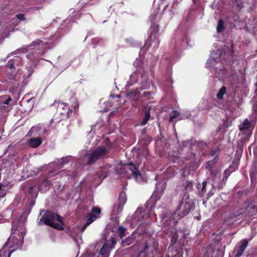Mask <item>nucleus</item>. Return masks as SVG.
<instances>
[{
    "label": "nucleus",
    "instance_id": "obj_1",
    "mask_svg": "<svg viewBox=\"0 0 257 257\" xmlns=\"http://www.w3.org/2000/svg\"><path fill=\"white\" fill-rule=\"evenodd\" d=\"M191 208V204L183 198L176 211L167 220H170L172 225H174L180 219L187 215Z\"/></svg>",
    "mask_w": 257,
    "mask_h": 257
},
{
    "label": "nucleus",
    "instance_id": "obj_2",
    "mask_svg": "<svg viewBox=\"0 0 257 257\" xmlns=\"http://www.w3.org/2000/svg\"><path fill=\"white\" fill-rule=\"evenodd\" d=\"M158 242L154 238H150L139 253L140 257H154L157 252Z\"/></svg>",
    "mask_w": 257,
    "mask_h": 257
},
{
    "label": "nucleus",
    "instance_id": "obj_3",
    "mask_svg": "<svg viewBox=\"0 0 257 257\" xmlns=\"http://www.w3.org/2000/svg\"><path fill=\"white\" fill-rule=\"evenodd\" d=\"M165 225L168 228H165L164 233L166 235H168L171 237V243L168 247V250L170 249H174V245L177 243L178 239V231L176 228V224L172 225L171 221L168 220L165 221Z\"/></svg>",
    "mask_w": 257,
    "mask_h": 257
},
{
    "label": "nucleus",
    "instance_id": "obj_4",
    "mask_svg": "<svg viewBox=\"0 0 257 257\" xmlns=\"http://www.w3.org/2000/svg\"><path fill=\"white\" fill-rule=\"evenodd\" d=\"M109 150L105 146H99L94 150L87 154L88 161L87 164L91 165L94 164L97 161L106 156Z\"/></svg>",
    "mask_w": 257,
    "mask_h": 257
},
{
    "label": "nucleus",
    "instance_id": "obj_5",
    "mask_svg": "<svg viewBox=\"0 0 257 257\" xmlns=\"http://www.w3.org/2000/svg\"><path fill=\"white\" fill-rule=\"evenodd\" d=\"M57 220L59 223L62 222V218L57 213L47 210L40 219L39 224H45L50 226Z\"/></svg>",
    "mask_w": 257,
    "mask_h": 257
},
{
    "label": "nucleus",
    "instance_id": "obj_6",
    "mask_svg": "<svg viewBox=\"0 0 257 257\" xmlns=\"http://www.w3.org/2000/svg\"><path fill=\"white\" fill-rule=\"evenodd\" d=\"M123 170H125V173H128L136 179V180L139 182L143 180V174L139 171L138 169L136 167V165L133 163H130L127 164L123 166Z\"/></svg>",
    "mask_w": 257,
    "mask_h": 257
},
{
    "label": "nucleus",
    "instance_id": "obj_7",
    "mask_svg": "<svg viewBox=\"0 0 257 257\" xmlns=\"http://www.w3.org/2000/svg\"><path fill=\"white\" fill-rule=\"evenodd\" d=\"M126 201V194L124 192H121L119 193L118 202L117 204L114 205L113 206L114 211L116 213H119L122 210L123 205Z\"/></svg>",
    "mask_w": 257,
    "mask_h": 257
},
{
    "label": "nucleus",
    "instance_id": "obj_8",
    "mask_svg": "<svg viewBox=\"0 0 257 257\" xmlns=\"http://www.w3.org/2000/svg\"><path fill=\"white\" fill-rule=\"evenodd\" d=\"M53 119H51L50 120V122L47 126H45V124H38V125L33 126L30 130L29 131L28 134L30 135H31L33 133L36 132L37 134H39L40 131L43 130V133H45L52 125L53 122Z\"/></svg>",
    "mask_w": 257,
    "mask_h": 257
},
{
    "label": "nucleus",
    "instance_id": "obj_9",
    "mask_svg": "<svg viewBox=\"0 0 257 257\" xmlns=\"http://www.w3.org/2000/svg\"><path fill=\"white\" fill-rule=\"evenodd\" d=\"M22 64V59L18 56H15L13 59L8 61L7 67L9 68L12 72L16 69V67L21 66Z\"/></svg>",
    "mask_w": 257,
    "mask_h": 257
},
{
    "label": "nucleus",
    "instance_id": "obj_10",
    "mask_svg": "<svg viewBox=\"0 0 257 257\" xmlns=\"http://www.w3.org/2000/svg\"><path fill=\"white\" fill-rule=\"evenodd\" d=\"M248 244V241L246 239L240 240L238 243V245L236 246V253L234 257H240L243 253L244 250L247 247Z\"/></svg>",
    "mask_w": 257,
    "mask_h": 257
},
{
    "label": "nucleus",
    "instance_id": "obj_11",
    "mask_svg": "<svg viewBox=\"0 0 257 257\" xmlns=\"http://www.w3.org/2000/svg\"><path fill=\"white\" fill-rule=\"evenodd\" d=\"M59 104L63 106V108L64 109V107H73L74 108L78 107L79 106L78 100L76 96H71L67 102L59 101Z\"/></svg>",
    "mask_w": 257,
    "mask_h": 257
},
{
    "label": "nucleus",
    "instance_id": "obj_12",
    "mask_svg": "<svg viewBox=\"0 0 257 257\" xmlns=\"http://www.w3.org/2000/svg\"><path fill=\"white\" fill-rule=\"evenodd\" d=\"M101 213V209L99 207H93L91 212L88 214L87 221L90 224L95 220Z\"/></svg>",
    "mask_w": 257,
    "mask_h": 257
},
{
    "label": "nucleus",
    "instance_id": "obj_13",
    "mask_svg": "<svg viewBox=\"0 0 257 257\" xmlns=\"http://www.w3.org/2000/svg\"><path fill=\"white\" fill-rule=\"evenodd\" d=\"M245 212L249 217H252L257 213V204L254 203L248 204L246 207Z\"/></svg>",
    "mask_w": 257,
    "mask_h": 257
},
{
    "label": "nucleus",
    "instance_id": "obj_14",
    "mask_svg": "<svg viewBox=\"0 0 257 257\" xmlns=\"http://www.w3.org/2000/svg\"><path fill=\"white\" fill-rule=\"evenodd\" d=\"M183 251L182 248L175 249H170L169 253L165 255V257H183Z\"/></svg>",
    "mask_w": 257,
    "mask_h": 257
},
{
    "label": "nucleus",
    "instance_id": "obj_15",
    "mask_svg": "<svg viewBox=\"0 0 257 257\" xmlns=\"http://www.w3.org/2000/svg\"><path fill=\"white\" fill-rule=\"evenodd\" d=\"M42 143V140L39 137L31 138L27 142L29 146L32 148H36L39 147Z\"/></svg>",
    "mask_w": 257,
    "mask_h": 257
},
{
    "label": "nucleus",
    "instance_id": "obj_16",
    "mask_svg": "<svg viewBox=\"0 0 257 257\" xmlns=\"http://www.w3.org/2000/svg\"><path fill=\"white\" fill-rule=\"evenodd\" d=\"M127 97L132 101H137L140 96V92L138 90H131L126 93Z\"/></svg>",
    "mask_w": 257,
    "mask_h": 257
},
{
    "label": "nucleus",
    "instance_id": "obj_17",
    "mask_svg": "<svg viewBox=\"0 0 257 257\" xmlns=\"http://www.w3.org/2000/svg\"><path fill=\"white\" fill-rule=\"evenodd\" d=\"M27 58L34 62L35 66L37 65V63L39 62L40 60L39 55L34 52L29 53L27 55Z\"/></svg>",
    "mask_w": 257,
    "mask_h": 257
},
{
    "label": "nucleus",
    "instance_id": "obj_18",
    "mask_svg": "<svg viewBox=\"0 0 257 257\" xmlns=\"http://www.w3.org/2000/svg\"><path fill=\"white\" fill-rule=\"evenodd\" d=\"M219 160V157L216 156L214 158L206 163L205 168L210 171L215 167Z\"/></svg>",
    "mask_w": 257,
    "mask_h": 257
},
{
    "label": "nucleus",
    "instance_id": "obj_19",
    "mask_svg": "<svg viewBox=\"0 0 257 257\" xmlns=\"http://www.w3.org/2000/svg\"><path fill=\"white\" fill-rule=\"evenodd\" d=\"M66 108L67 109L66 113V117L67 118L73 117L75 113H78L79 110V106H78V107H76V108L73 107H67Z\"/></svg>",
    "mask_w": 257,
    "mask_h": 257
},
{
    "label": "nucleus",
    "instance_id": "obj_20",
    "mask_svg": "<svg viewBox=\"0 0 257 257\" xmlns=\"http://www.w3.org/2000/svg\"><path fill=\"white\" fill-rule=\"evenodd\" d=\"M135 237L134 234H132L128 236L125 239L122 240L121 244L123 246H128L134 242Z\"/></svg>",
    "mask_w": 257,
    "mask_h": 257
},
{
    "label": "nucleus",
    "instance_id": "obj_21",
    "mask_svg": "<svg viewBox=\"0 0 257 257\" xmlns=\"http://www.w3.org/2000/svg\"><path fill=\"white\" fill-rule=\"evenodd\" d=\"M11 241L10 247H16V248H20L23 243V241H21L18 238H12Z\"/></svg>",
    "mask_w": 257,
    "mask_h": 257
},
{
    "label": "nucleus",
    "instance_id": "obj_22",
    "mask_svg": "<svg viewBox=\"0 0 257 257\" xmlns=\"http://www.w3.org/2000/svg\"><path fill=\"white\" fill-rule=\"evenodd\" d=\"M147 41L150 43L149 47L152 46L154 44L153 48L154 50H157L159 48L160 44L159 36H154L153 37V39L151 41L148 40Z\"/></svg>",
    "mask_w": 257,
    "mask_h": 257
},
{
    "label": "nucleus",
    "instance_id": "obj_23",
    "mask_svg": "<svg viewBox=\"0 0 257 257\" xmlns=\"http://www.w3.org/2000/svg\"><path fill=\"white\" fill-rule=\"evenodd\" d=\"M250 122L246 118L239 125V130L240 132H243L245 130H247L249 128L250 126Z\"/></svg>",
    "mask_w": 257,
    "mask_h": 257
},
{
    "label": "nucleus",
    "instance_id": "obj_24",
    "mask_svg": "<svg viewBox=\"0 0 257 257\" xmlns=\"http://www.w3.org/2000/svg\"><path fill=\"white\" fill-rule=\"evenodd\" d=\"M159 31V26L158 25H156L153 28V30L151 32V34L148 38V41H151L153 39V37L154 36H159L158 33Z\"/></svg>",
    "mask_w": 257,
    "mask_h": 257
},
{
    "label": "nucleus",
    "instance_id": "obj_25",
    "mask_svg": "<svg viewBox=\"0 0 257 257\" xmlns=\"http://www.w3.org/2000/svg\"><path fill=\"white\" fill-rule=\"evenodd\" d=\"M207 182L206 181H204L202 183V186L200 184L198 185V190L199 191L200 195H203V194L206 193V186L207 185Z\"/></svg>",
    "mask_w": 257,
    "mask_h": 257
},
{
    "label": "nucleus",
    "instance_id": "obj_26",
    "mask_svg": "<svg viewBox=\"0 0 257 257\" xmlns=\"http://www.w3.org/2000/svg\"><path fill=\"white\" fill-rule=\"evenodd\" d=\"M225 30L224 23L222 19H220L217 23L216 31L218 33L222 32Z\"/></svg>",
    "mask_w": 257,
    "mask_h": 257
},
{
    "label": "nucleus",
    "instance_id": "obj_27",
    "mask_svg": "<svg viewBox=\"0 0 257 257\" xmlns=\"http://www.w3.org/2000/svg\"><path fill=\"white\" fill-rule=\"evenodd\" d=\"M226 92V88L225 86H223L221 87V88L219 89V91L216 94L217 98L219 100H222L223 98L224 95Z\"/></svg>",
    "mask_w": 257,
    "mask_h": 257
},
{
    "label": "nucleus",
    "instance_id": "obj_28",
    "mask_svg": "<svg viewBox=\"0 0 257 257\" xmlns=\"http://www.w3.org/2000/svg\"><path fill=\"white\" fill-rule=\"evenodd\" d=\"M29 48H30L29 45L24 46L20 49H17L15 51L12 52V53L13 54L26 53L28 51Z\"/></svg>",
    "mask_w": 257,
    "mask_h": 257
},
{
    "label": "nucleus",
    "instance_id": "obj_29",
    "mask_svg": "<svg viewBox=\"0 0 257 257\" xmlns=\"http://www.w3.org/2000/svg\"><path fill=\"white\" fill-rule=\"evenodd\" d=\"M64 225V223L63 222V220H62V223H54L51 225L50 226L54 229H57L58 230H64V227L63 225Z\"/></svg>",
    "mask_w": 257,
    "mask_h": 257
},
{
    "label": "nucleus",
    "instance_id": "obj_30",
    "mask_svg": "<svg viewBox=\"0 0 257 257\" xmlns=\"http://www.w3.org/2000/svg\"><path fill=\"white\" fill-rule=\"evenodd\" d=\"M184 189L186 191H190L193 189L192 182L187 181L183 184Z\"/></svg>",
    "mask_w": 257,
    "mask_h": 257
},
{
    "label": "nucleus",
    "instance_id": "obj_31",
    "mask_svg": "<svg viewBox=\"0 0 257 257\" xmlns=\"http://www.w3.org/2000/svg\"><path fill=\"white\" fill-rule=\"evenodd\" d=\"M126 229L123 226H119L118 228L117 232L118 233L120 237L122 238L123 237L125 236V232L126 231Z\"/></svg>",
    "mask_w": 257,
    "mask_h": 257
},
{
    "label": "nucleus",
    "instance_id": "obj_32",
    "mask_svg": "<svg viewBox=\"0 0 257 257\" xmlns=\"http://www.w3.org/2000/svg\"><path fill=\"white\" fill-rule=\"evenodd\" d=\"M71 160L70 157L66 156L65 157H62L59 160V163L62 165H64L68 163Z\"/></svg>",
    "mask_w": 257,
    "mask_h": 257
},
{
    "label": "nucleus",
    "instance_id": "obj_33",
    "mask_svg": "<svg viewBox=\"0 0 257 257\" xmlns=\"http://www.w3.org/2000/svg\"><path fill=\"white\" fill-rule=\"evenodd\" d=\"M242 215V213H231L229 215L228 217H227V220L228 221H230V219L238 218L239 217V216Z\"/></svg>",
    "mask_w": 257,
    "mask_h": 257
},
{
    "label": "nucleus",
    "instance_id": "obj_34",
    "mask_svg": "<svg viewBox=\"0 0 257 257\" xmlns=\"http://www.w3.org/2000/svg\"><path fill=\"white\" fill-rule=\"evenodd\" d=\"M150 117V114L149 111L146 112L145 113V115L143 120L142 121L141 124L142 125H145L147 121L149 120V118Z\"/></svg>",
    "mask_w": 257,
    "mask_h": 257
},
{
    "label": "nucleus",
    "instance_id": "obj_35",
    "mask_svg": "<svg viewBox=\"0 0 257 257\" xmlns=\"http://www.w3.org/2000/svg\"><path fill=\"white\" fill-rule=\"evenodd\" d=\"M106 248V245H103L102 248H101L99 254L102 255H107L108 254V250Z\"/></svg>",
    "mask_w": 257,
    "mask_h": 257
},
{
    "label": "nucleus",
    "instance_id": "obj_36",
    "mask_svg": "<svg viewBox=\"0 0 257 257\" xmlns=\"http://www.w3.org/2000/svg\"><path fill=\"white\" fill-rule=\"evenodd\" d=\"M19 222L18 220H14L12 222V230L13 231H16L18 228Z\"/></svg>",
    "mask_w": 257,
    "mask_h": 257
},
{
    "label": "nucleus",
    "instance_id": "obj_37",
    "mask_svg": "<svg viewBox=\"0 0 257 257\" xmlns=\"http://www.w3.org/2000/svg\"><path fill=\"white\" fill-rule=\"evenodd\" d=\"M172 112L173 113V114L169 118V121L170 122H172L174 118L178 117L179 115V113L177 110H174Z\"/></svg>",
    "mask_w": 257,
    "mask_h": 257
},
{
    "label": "nucleus",
    "instance_id": "obj_38",
    "mask_svg": "<svg viewBox=\"0 0 257 257\" xmlns=\"http://www.w3.org/2000/svg\"><path fill=\"white\" fill-rule=\"evenodd\" d=\"M43 41L40 39H37L36 41H33L32 43H31L29 46L30 47H35L37 46L40 45L41 44H42Z\"/></svg>",
    "mask_w": 257,
    "mask_h": 257
},
{
    "label": "nucleus",
    "instance_id": "obj_39",
    "mask_svg": "<svg viewBox=\"0 0 257 257\" xmlns=\"http://www.w3.org/2000/svg\"><path fill=\"white\" fill-rule=\"evenodd\" d=\"M219 152V150L218 149H213L210 151L209 155L211 157H213V156L215 157L216 156H218Z\"/></svg>",
    "mask_w": 257,
    "mask_h": 257
},
{
    "label": "nucleus",
    "instance_id": "obj_40",
    "mask_svg": "<svg viewBox=\"0 0 257 257\" xmlns=\"http://www.w3.org/2000/svg\"><path fill=\"white\" fill-rule=\"evenodd\" d=\"M42 185L44 187L49 188L52 185V183L50 180L46 179L44 180Z\"/></svg>",
    "mask_w": 257,
    "mask_h": 257
},
{
    "label": "nucleus",
    "instance_id": "obj_41",
    "mask_svg": "<svg viewBox=\"0 0 257 257\" xmlns=\"http://www.w3.org/2000/svg\"><path fill=\"white\" fill-rule=\"evenodd\" d=\"M230 175V171L229 169H226L224 171V173H223V179H222V181H226L228 177L229 176V175Z\"/></svg>",
    "mask_w": 257,
    "mask_h": 257
},
{
    "label": "nucleus",
    "instance_id": "obj_42",
    "mask_svg": "<svg viewBox=\"0 0 257 257\" xmlns=\"http://www.w3.org/2000/svg\"><path fill=\"white\" fill-rule=\"evenodd\" d=\"M7 243L5 244L4 248L0 250V257H6L7 254V250L6 248Z\"/></svg>",
    "mask_w": 257,
    "mask_h": 257
},
{
    "label": "nucleus",
    "instance_id": "obj_43",
    "mask_svg": "<svg viewBox=\"0 0 257 257\" xmlns=\"http://www.w3.org/2000/svg\"><path fill=\"white\" fill-rule=\"evenodd\" d=\"M16 17L20 21H24L25 20V17L23 14H17Z\"/></svg>",
    "mask_w": 257,
    "mask_h": 257
},
{
    "label": "nucleus",
    "instance_id": "obj_44",
    "mask_svg": "<svg viewBox=\"0 0 257 257\" xmlns=\"http://www.w3.org/2000/svg\"><path fill=\"white\" fill-rule=\"evenodd\" d=\"M100 39H99L98 38H95L92 39V44L93 45H96L97 44H98L100 41Z\"/></svg>",
    "mask_w": 257,
    "mask_h": 257
},
{
    "label": "nucleus",
    "instance_id": "obj_45",
    "mask_svg": "<svg viewBox=\"0 0 257 257\" xmlns=\"http://www.w3.org/2000/svg\"><path fill=\"white\" fill-rule=\"evenodd\" d=\"M249 176L251 181L256 178V174L253 171L249 172Z\"/></svg>",
    "mask_w": 257,
    "mask_h": 257
},
{
    "label": "nucleus",
    "instance_id": "obj_46",
    "mask_svg": "<svg viewBox=\"0 0 257 257\" xmlns=\"http://www.w3.org/2000/svg\"><path fill=\"white\" fill-rule=\"evenodd\" d=\"M89 224H90V223L87 221L86 222L82 225L81 232H83Z\"/></svg>",
    "mask_w": 257,
    "mask_h": 257
},
{
    "label": "nucleus",
    "instance_id": "obj_47",
    "mask_svg": "<svg viewBox=\"0 0 257 257\" xmlns=\"http://www.w3.org/2000/svg\"><path fill=\"white\" fill-rule=\"evenodd\" d=\"M6 195V189L5 190H2L0 191V197H4Z\"/></svg>",
    "mask_w": 257,
    "mask_h": 257
},
{
    "label": "nucleus",
    "instance_id": "obj_48",
    "mask_svg": "<svg viewBox=\"0 0 257 257\" xmlns=\"http://www.w3.org/2000/svg\"><path fill=\"white\" fill-rule=\"evenodd\" d=\"M31 70H29V74L28 75V76L26 77V78H28L29 77H30V76H31V75H32V74L33 73L34 70V69H32L31 68Z\"/></svg>",
    "mask_w": 257,
    "mask_h": 257
},
{
    "label": "nucleus",
    "instance_id": "obj_49",
    "mask_svg": "<svg viewBox=\"0 0 257 257\" xmlns=\"http://www.w3.org/2000/svg\"><path fill=\"white\" fill-rule=\"evenodd\" d=\"M116 243V242L114 240V238H111V248H112L113 247V246H114V245Z\"/></svg>",
    "mask_w": 257,
    "mask_h": 257
},
{
    "label": "nucleus",
    "instance_id": "obj_50",
    "mask_svg": "<svg viewBox=\"0 0 257 257\" xmlns=\"http://www.w3.org/2000/svg\"><path fill=\"white\" fill-rule=\"evenodd\" d=\"M12 100V98H10V97H9L7 100H6L5 101H4V103L5 104H9L10 102Z\"/></svg>",
    "mask_w": 257,
    "mask_h": 257
},
{
    "label": "nucleus",
    "instance_id": "obj_51",
    "mask_svg": "<svg viewBox=\"0 0 257 257\" xmlns=\"http://www.w3.org/2000/svg\"><path fill=\"white\" fill-rule=\"evenodd\" d=\"M5 189H6V186L0 183V191L2 190L4 191Z\"/></svg>",
    "mask_w": 257,
    "mask_h": 257
},
{
    "label": "nucleus",
    "instance_id": "obj_52",
    "mask_svg": "<svg viewBox=\"0 0 257 257\" xmlns=\"http://www.w3.org/2000/svg\"><path fill=\"white\" fill-rule=\"evenodd\" d=\"M110 97H112L113 98H119L120 97V95H117V94H110Z\"/></svg>",
    "mask_w": 257,
    "mask_h": 257
},
{
    "label": "nucleus",
    "instance_id": "obj_53",
    "mask_svg": "<svg viewBox=\"0 0 257 257\" xmlns=\"http://www.w3.org/2000/svg\"><path fill=\"white\" fill-rule=\"evenodd\" d=\"M150 92H144L143 95L145 97H149L150 95Z\"/></svg>",
    "mask_w": 257,
    "mask_h": 257
},
{
    "label": "nucleus",
    "instance_id": "obj_54",
    "mask_svg": "<svg viewBox=\"0 0 257 257\" xmlns=\"http://www.w3.org/2000/svg\"><path fill=\"white\" fill-rule=\"evenodd\" d=\"M139 62L138 61H136L134 62L133 65L136 67H139Z\"/></svg>",
    "mask_w": 257,
    "mask_h": 257
},
{
    "label": "nucleus",
    "instance_id": "obj_55",
    "mask_svg": "<svg viewBox=\"0 0 257 257\" xmlns=\"http://www.w3.org/2000/svg\"><path fill=\"white\" fill-rule=\"evenodd\" d=\"M103 245H106V248H105L107 249L108 250H109V248H111V246H110L109 245V243H108L107 242H105Z\"/></svg>",
    "mask_w": 257,
    "mask_h": 257
},
{
    "label": "nucleus",
    "instance_id": "obj_56",
    "mask_svg": "<svg viewBox=\"0 0 257 257\" xmlns=\"http://www.w3.org/2000/svg\"><path fill=\"white\" fill-rule=\"evenodd\" d=\"M68 233L71 236H72L73 235V234H72V232L70 230V228H68Z\"/></svg>",
    "mask_w": 257,
    "mask_h": 257
},
{
    "label": "nucleus",
    "instance_id": "obj_57",
    "mask_svg": "<svg viewBox=\"0 0 257 257\" xmlns=\"http://www.w3.org/2000/svg\"><path fill=\"white\" fill-rule=\"evenodd\" d=\"M14 249H12L8 253V257H10L11 253L13 252Z\"/></svg>",
    "mask_w": 257,
    "mask_h": 257
},
{
    "label": "nucleus",
    "instance_id": "obj_58",
    "mask_svg": "<svg viewBox=\"0 0 257 257\" xmlns=\"http://www.w3.org/2000/svg\"><path fill=\"white\" fill-rule=\"evenodd\" d=\"M33 190V186H31L29 188V192L30 193L31 191H32Z\"/></svg>",
    "mask_w": 257,
    "mask_h": 257
},
{
    "label": "nucleus",
    "instance_id": "obj_59",
    "mask_svg": "<svg viewBox=\"0 0 257 257\" xmlns=\"http://www.w3.org/2000/svg\"><path fill=\"white\" fill-rule=\"evenodd\" d=\"M167 7H168V6H165V8H164V9H163V11H165V10L166 9V8H167Z\"/></svg>",
    "mask_w": 257,
    "mask_h": 257
},
{
    "label": "nucleus",
    "instance_id": "obj_60",
    "mask_svg": "<svg viewBox=\"0 0 257 257\" xmlns=\"http://www.w3.org/2000/svg\"><path fill=\"white\" fill-rule=\"evenodd\" d=\"M183 238H184V239H185L186 238V236L185 235H183Z\"/></svg>",
    "mask_w": 257,
    "mask_h": 257
},
{
    "label": "nucleus",
    "instance_id": "obj_61",
    "mask_svg": "<svg viewBox=\"0 0 257 257\" xmlns=\"http://www.w3.org/2000/svg\"><path fill=\"white\" fill-rule=\"evenodd\" d=\"M125 41L127 42H128L129 40L128 39H127L125 40Z\"/></svg>",
    "mask_w": 257,
    "mask_h": 257
},
{
    "label": "nucleus",
    "instance_id": "obj_62",
    "mask_svg": "<svg viewBox=\"0 0 257 257\" xmlns=\"http://www.w3.org/2000/svg\"><path fill=\"white\" fill-rule=\"evenodd\" d=\"M143 73H145V72H144V69H143Z\"/></svg>",
    "mask_w": 257,
    "mask_h": 257
},
{
    "label": "nucleus",
    "instance_id": "obj_63",
    "mask_svg": "<svg viewBox=\"0 0 257 257\" xmlns=\"http://www.w3.org/2000/svg\"><path fill=\"white\" fill-rule=\"evenodd\" d=\"M164 188H165V187H163L162 188V190H163Z\"/></svg>",
    "mask_w": 257,
    "mask_h": 257
}]
</instances>
